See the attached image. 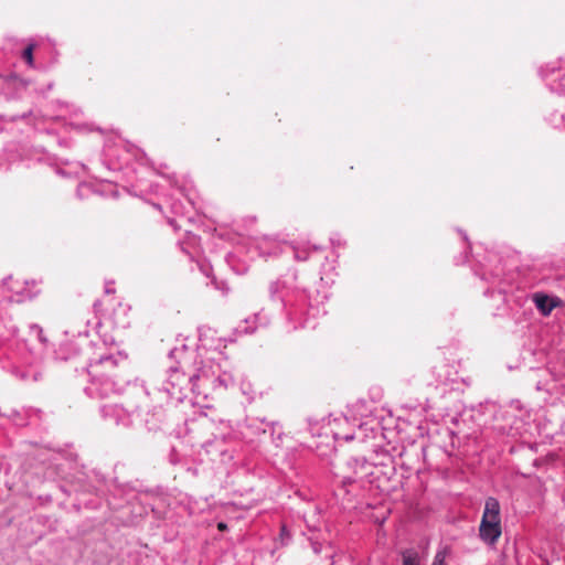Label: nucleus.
Listing matches in <instances>:
<instances>
[{
	"mask_svg": "<svg viewBox=\"0 0 565 565\" xmlns=\"http://www.w3.org/2000/svg\"><path fill=\"white\" fill-rule=\"evenodd\" d=\"M118 363L113 355L102 356L88 365V374L92 383L88 386V393L99 397H107L113 393H118L124 387V381L115 380Z\"/></svg>",
	"mask_w": 565,
	"mask_h": 565,
	"instance_id": "1",
	"label": "nucleus"
},
{
	"mask_svg": "<svg viewBox=\"0 0 565 565\" xmlns=\"http://www.w3.org/2000/svg\"><path fill=\"white\" fill-rule=\"evenodd\" d=\"M500 503L493 498H487L479 525V536L483 543L494 546L502 534Z\"/></svg>",
	"mask_w": 565,
	"mask_h": 565,
	"instance_id": "2",
	"label": "nucleus"
},
{
	"mask_svg": "<svg viewBox=\"0 0 565 565\" xmlns=\"http://www.w3.org/2000/svg\"><path fill=\"white\" fill-rule=\"evenodd\" d=\"M196 384L193 377L181 372L178 367H170L167 377L162 381L159 390L166 392L169 397L182 401L188 391H194Z\"/></svg>",
	"mask_w": 565,
	"mask_h": 565,
	"instance_id": "3",
	"label": "nucleus"
},
{
	"mask_svg": "<svg viewBox=\"0 0 565 565\" xmlns=\"http://www.w3.org/2000/svg\"><path fill=\"white\" fill-rule=\"evenodd\" d=\"M218 371H221L220 363L215 362L213 359L205 360L198 372L191 375L193 383L196 384L195 388L200 387L199 382L216 388V375Z\"/></svg>",
	"mask_w": 565,
	"mask_h": 565,
	"instance_id": "4",
	"label": "nucleus"
},
{
	"mask_svg": "<svg viewBox=\"0 0 565 565\" xmlns=\"http://www.w3.org/2000/svg\"><path fill=\"white\" fill-rule=\"evenodd\" d=\"M348 466L349 468H352L353 473L345 476L344 481L350 483L362 480L369 475L370 469L372 468V465L364 458H352L348 461Z\"/></svg>",
	"mask_w": 565,
	"mask_h": 565,
	"instance_id": "5",
	"label": "nucleus"
},
{
	"mask_svg": "<svg viewBox=\"0 0 565 565\" xmlns=\"http://www.w3.org/2000/svg\"><path fill=\"white\" fill-rule=\"evenodd\" d=\"M102 413L105 417H114L117 425H127L129 423L128 413L118 405H104L102 407Z\"/></svg>",
	"mask_w": 565,
	"mask_h": 565,
	"instance_id": "6",
	"label": "nucleus"
},
{
	"mask_svg": "<svg viewBox=\"0 0 565 565\" xmlns=\"http://www.w3.org/2000/svg\"><path fill=\"white\" fill-rule=\"evenodd\" d=\"M277 423H265L264 420H259L252 425V427H254L257 431H262L263 434L269 431L270 435L273 436V443L275 444L276 447H279L282 437V431H277Z\"/></svg>",
	"mask_w": 565,
	"mask_h": 565,
	"instance_id": "7",
	"label": "nucleus"
},
{
	"mask_svg": "<svg viewBox=\"0 0 565 565\" xmlns=\"http://www.w3.org/2000/svg\"><path fill=\"white\" fill-rule=\"evenodd\" d=\"M533 300L543 316H548L555 307L553 299L544 294H535Z\"/></svg>",
	"mask_w": 565,
	"mask_h": 565,
	"instance_id": "8",
	"label": "nucleus"
},
{
	"mask_svg": "<svg viewBox=\"0 0 565 565\" xmlns=\"http://www.w3.org/2000/svg\"><path fill=\"white\" fill-rule=\"evenodd\" d=\"M234 384L235 380L233 374L221 367V371H218L216 375V387L228 388Z\"/></svg>",
	"mask_w": 565,
	"mask_h": 565,
	"instance_id": "9",
	"label": "nucleus"
},
{
	"mask_svg": "<svg viewBox=\"0 0 565 565\" xmlns=\"http://www.w3.org/2000/svg\"><path fill=\"white\" fill-rule=\"evenodd\" d=\"M36 341L38 345L42 349L46 342V339L43 335V330L38 324L30 326V339L29 341Z\"/></svg>",
	"mask_w": 565,
	"mask_h": 565,
	"instance_id": "10",
	"label": "nucleus"
},
{
	"mask_svg": "<svg viewBox=\"0 0 565 565\" xmlns=\"http://www.w3.org/2000/svg\"><path fill=\"white\" fill-rule=\"evenodd\" d=\"M550 121L555 128L565 129V113H553L550 116Z\"/></svg>",
	"mask_w": 565,
	"mask_h": 565,
	"instance_id": "11",
	"label": "nucleus"
},
{
	"mask_svg": "<svg viewBox=\"0 0 565 565\" xmlns=\"http://www.w3.org/2000/svg\"><path fill=\"white\" fill-rule=\"evenodd\" d=\"M333 438L335 440H344V441H351L355 438L354 434L353 433H343V431H340V430H334L333 431Z\"/></svg>",
	"mask_w": 565,
	"mask_h": 565,
	"instance_id": "12",
	"label": "nucleus"
},
{
	"mask_svg": "<svg viewBox=\"0 0 565 565\" xmlns=\"http://www.w3.org/2000/svg\"><path fill=\"white\" fill-rule=\"evenodd\" d=\"M32 52H33V45L30 44L25 47V50L23 51V58L26 61V63L32 66L33 65V55H32Z\"/></svg>",
	"mask_w": 565,
	"mask_h": 565,
	"instance_id": "13",
	"label": "nucleus"
},
{
	"mask_svg": "<svg viewBox=\"0 0 565 565\" xmlns=\"http://www.w3.org/2000/svg\"><path fill=\"white\" fill-rule=\"evenodd\" d=\"M403 565H418L416 554H405L403 557Z\"/></svg>",
	"mask_w": 565,
	"mask_h": 565,
	"instance_id": "14",
	"label": "nucleus"
},
{
	"mask_svg": "<svg viewBox=\"0 0 565 565\" xmlns=\"http://www.w3.org/2000/svg\"><path fill=\"white\" fill-rule=\"evenodd\" d=\"M552 90L565 94V76H563L557 85H551Z\"/></svg>",
	"mask_w": 565,
	"mask_h": 565,
	"instance_id": "15",
	"label": "nucleus"
},
{
	"mask_svg": "<svg viewBox=\"0 0 565 565\" xmlns=\"http://www.w3.org/2000/svg\"><path fill=\"white\" fill-rule=\"evenodd\" d=\"M446 555L444 552H438L433 561L431 565H446L445 564Z\"/></svg>",
	"mask_w": 565,
	"mask_h": 565,
	"instance_id": "16",
	"label": "nucleus"
},
{
	"mask_svg": "<svg viewBox=\"0 0 565 565\" xmlns=\"http://www.w3.org/2000/svg\"><path fill=\"white\" fill-rule=\"evenodd\" d=\"M295 257H296L297 259H299V260H306V259H307V257H308V255H307V253H302V252H300V250H296V252H295Z\"/></svg>",
	"mask_w": 565,
	"mask_h": 565,
	"instance_id": "17",
	"label": "nucleus"
},
{
	"mask_svg": "<svg viewBox=\"0 0 565 565\" xmlns=\"http://www.w3.org/2000/svg\"><path fill=\"white\" fill-rule=\"evenodd\" d=\"M312 550L315 553H320L321 551V544L317 543V542H312Z\"/></svg>",
	"mask_w": 565,
	"mask_h": 565,
	"instance_id": "18",
	"label": "nucleus"
},
{
	"mask_svg": "<svg viewBox=\"0 0 565 565\" xmlns=\"http://www.w3.org/2000/svg\"><path fill=\"white\" fill-rule=\"evenodd\" d=\"M17 294H22L24 295L25 297H32V294L31 292H26L25 290H20V289H13Z\"/></svg>",
	"mask_w": 565,
	"mask_h": 565,
	"instance_id": "19",
	"label": "nucleus"
},
{
	"mask_svg": "<svg viewBox=\"0 0 565 565\" xmlns=\"http://www.w3.org/2000/svg\"><path fill=\"white\" fill-rule=\"evenodd\" d=\"M217 529H218L220 531H225V530L227 529V525H226L224 522H220V523L217 524Z\"/></svg>",
	"mask_w": 565,
	"mask_h": 565,
	"instance_id": "20",
	"label": "nucleus"
},
{
	"mask_svg": "<svg viewBox=\"0 0 565 565\" xmlns=\"http://www.w3.org/2000/svg\"><path fill=\"white\" fill-rule=\"evenodd\" d=\"M334 422H338L340 424H348V419L345 417L335 418Z\"/></svg>",
	"mask_w": 565,
	"mask_h": 565,
	"instance_id": "21",
	"label": "nucleus"
},
{
	"mask_svg": "<svg viewBox=\"0 0 565 565\" xmlns=\"http://www.w3.org/2000/svg\"><path fill=\"white\" fill-rule=\"evenodd\" d=\"M278 285L276 282L270 285V292L274 294L277 291Z\"/></svg>",
	"mask_w": 565,
	"mask_h": 565,
	"instance_id": "22",
	"label": "nucleus"
}]
</instances>
